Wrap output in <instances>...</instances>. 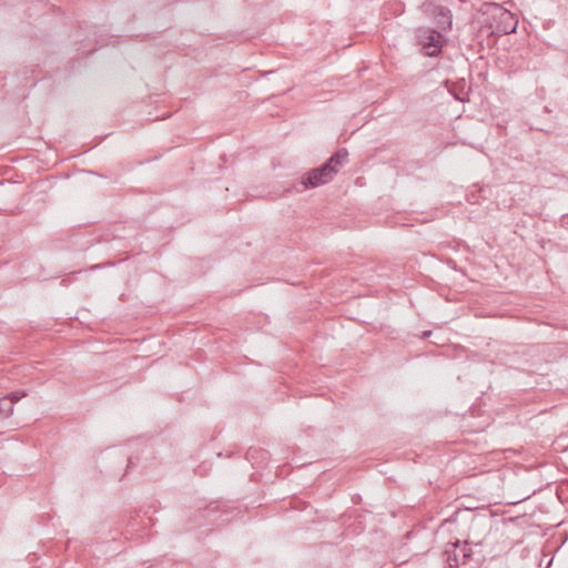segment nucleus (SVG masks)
<instances>
[{
    "label": "nucleus",
    "instance_id": "f257e3e1",
    "mask_svg": "<svg viewBox=\"0 0 568 568\" xmlns=\"http://www.w3.org/2000/svg\"><path fill=\"white\" fill-rule=\"evenodd\" d=\"M481 31L488 36H505L516 32L518 20L497 3H485L481 9Z\"/></svg>",
    "mask_w": 568,
    "mask_h": 568
},
{
    "label": "nucleus",
    "instance_id": "f03ea898",
    "mask_svg": "<svg viewBox=\"0 0 568 568\" xmlns=\"http://www.w3.org/2000/svg\"><path fill=\"white\" fill-rule=\"evenodd\" d=\"M347 158L348 152L345 149L338 150L326 163L303 175L302 183L305 187H316L332 181L338 169L347 162Z\"/></svg>",
    "mask_w": 568,
    "mask_h": 568
},
{
    "label": "nucleus",
    "instance_id": "7ed1b4c3",
    "mask_svg": "<svg viewBox=\"0 0 568 568\" xmlns=\"http://www.w3.org/2000/svg\"><path fill=\"white\" fill-rule=\"evenodd\" d=\"M347 158L348 152L345 149L338 150L326 163L303 175L302 183L305 187H316L332 181L338 169L347 162Z\"/></svg>",
    "mask_w": 568,
    "mask_h": 568
},
{
    "label": "nucleus",
    "instance_id": "20e7f679",
    "mask_svg": "<svg viewBox=\"0 0 568 568\" xmlns=\"http://www.w3.org/2000/svg\"><path fill=\"white\" fill-rule=\"evenodd\" d=\"M415 38L420 51L427 57H437L445 43L443 33L429 27L417 28Z\"/></svg>",
    "mask_w": 568,
    "mask_h": 568
},
{
    "label": "nucleus",
    "instance_id": "39448f33",
    "mask_svg": "<svg viewBox=\"0 0 568 568\" xmlns=\"http://www.w3.org/2000/svg\"><path fill=\"white\" fill-rule=\"evenodd\" d=\"M27 395L26 392L10 393L8 396L0 398V414L8 417L13 412V405Z\"/></svg>",
    "mask_w": 568,
    "mask_h": 568
},
{
    "label": "nucleus",
    "instance_id": "423d86ee",
    "mask_svg": "<svg viewBox=\"0 0 568 568\" xmlns=\"http://www.w3.org/2000/svg\"><path fill=\"white\" fill-rule=\"evenodd\" d=\"M434 22L442 30H448L452 27V12L448 8L442 6L440 10L437 11V14L433 18Z\"/></svg>",
    "mask_w": 568,
    "mask_h": 568
},
{
    "label": "nucleus",
    "instance_id": "0eeeda50",
    "mask_svg": "<svg viewBox=\"0 0 568 568\" xmlns=\"http://www.w3.org/2000/svg\"><path fill=\"white\" fill-rule=\"evenodd\" d=\"M440 4L433 1H424L419 7V11L427 18L433 19L437 11L440 10Z\"/></svg>",
    "mask_w": 568,
    "mask_h": 568
},
{
    "label": "nucleus",
    "instance_id": "6e6552de",
    "mask_svg": "<svg viewBox=\"0 0 568 568\" xmlns=\"http://www.w3.org/2000/svg\"><path fill=\"white\" fill-rule=\"evenodd\" d=\"M430 334H432V332H430V331H426V332H424V333H423L422 337H423V338H426V337H428Z\"/></svg>",
    "mask_w": 568,
    "mask_h": 568
},
{
    "label": "nucleus",
    "instance_id": "1a4fd4ad",
    "mask_svg": "<svg viewBox=\"0 0 568 568\" xmlns=\"http://www.w3.org/2000/svg\"><path fill=\"white\" fill-rule=\"evenodd\" d=\"M469 555L465 551V549H463V557H464V560H463V564H465V558H467Z\"/></svg>",
    "mask_w": 568,
    "mask_h": 568
},
{
    "label": "nucleus",
    "instance_id": "9d476101",
    "mask_svg": "<svg viewBox=\"0 0 568 568\" xmlns=\"http://www.w3.org/2000/svg\"><path fill=\"white\" fill-rule=\"evenodd\" d=\"M454 562H455V566H458V565H459V561H458V559H457V556H456V555H455V557H454Z\"/></svg>",
    "mask_w": 568,
    "mask_h": 568
}]
</instances>
